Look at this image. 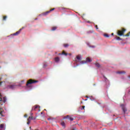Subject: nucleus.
Listing matches in <instances>:
<instances>
[{
    "label": "nucleus",
    "mask_w": 130,
    "mask_h": 130,
    "mask_svg": "<svg viewBox=\"0 0 130 130\" xmlns=\"http://www.w3.org/2000/svg\"><path fill=\"white\" fill-rule=\"evenodd\" d=\"M0 69H1V67H0Z\"/></svg>",
    "instance_id": "obj_40"
},
{
    "label": "nucleus",
    "mask_w": 130,
    "mask_h": 130,
    "mask_svg": "<svg viewBox=\"0 0 130 130\" xmlns=\"http://www.w3.org/2000/svg\"><path fill=\"white\" fill-rule=\"evenodd\" d=\"M6 129V127L4 124H0V130H4Z\"/></svg>",
    "instance_id": "obj_10"
},
{
    "label": "nucleus",
    "mask_w": 130,
    "mask_h": 130,
    "mask_svg": "<svg viewBox=\"0 0 130 130\" xmlns=\"http://www.w3.org/2000/svg\"><path fill=\"white\" fill-rule=\"evenodd\" d=\"M63 46L64 47H69V46H70V45H69V44H63Z\"/></svg>",
    "instance_id": "obj_20"
},
{
    "label": "nucleus",
    "mask_w": 130,
    "mask_h": 130,
    "mask_svg": "<svg viewBox=\"0 0 130 130\" xmlns=\"http://www.w3.org/2000/svg\"><path fill=\"white\" fill-rule=\"evenodd\" d=\"M48 66V63L46 61H44L43 63V68H46Z\"/></svg>",
    "instance_id": "obj_14"
},
{
    "label": "nucleus",
    "mask_w": 130,
    "mask_h": 130,
    "mask_svg": "<svg viewBox=\"0 0 130 130\" xmlns=\"http://www.w3.org/2000/svg\"><path fill=\"white\" fill-rule=\"evenodd\" d=\"M76 58L77 59H78V60L79 61V62L81 63V61H83V60H82V58L80 57V55H77L76 56Z\"/></svg>",
    "instance_id": "obj_11"
},
{
    "label": "nucleus",
    "mask_w": 130,
    "mask_h": 130,
    "mask_svg": "<svg viewBox=\"0 0 130 130\" xmlns=\"http://www.w3.org/2000/svg\"><path fill=\"white\" fill-rule=\"evenodd\" d=\"M130 35V31L128 32L126 35H124L125 37H129Z\"/></svg>",
    "instance_id": "obj_18"
},
{
    "label": "nucleus",
    "mask_w": 130,
    "mask_h": 130,
    "mask_svg": "<svg viewBox=\"0 0 130 130\" xmlns=\"http://www.w3.org/2000/svg\"><path fill=\"white\" fill-rule=\"evenodd\" d=\"M49 119H50V117Z\"/></svg>",
    "instance_id": "obj_39"
},
{
    "label": "nucleus",
    "mask_w": 130,
    "mask_h": 130,
    "mask_svg": "<svg viewBox=\"0 0 130 130\" xmlns=\"http://www.w3.org/2000/svg\"><path fill=\"white\" fill-rule=\"evenodd\" d=\"M61 54H63V55H65L66 56H67L68 55V53H66V52L64 51H63L62 52V53L58 54L59 55H61Z\"/></svg>",
    "instance_id": "obj_13"
},
{
    "label": "nucleus",
    "mask_w": 130,
    "mask_h": 130,
    "mask_svg": "<svg viewBox=\"0 0 130 130\" xmlns=\"http://www.w3.org/2000/svg\"><path fill=\"white\" fill-rule=\"evenodd\" d=\"M72 130H76V128H73Z\"/></svg>",
    "instance_id": "obj_31"
},
{
    "label": "nucleus",
    "mask_w": 130,
    "mask_h": 130,
    "mask_svg": "<svg viewBox=\"0 0 130 130\" xmlns=\"http://www.w3.org/2000/svg\"><path fill=\"white\" fill-rule=\"evenodd\" d=\"M38 81L36 80H33V79H29L26 83L27 87H29V85H31V84H35V83H37Z\"/></svg>",
    "instance_id": "obj_2"
},
{
    "label": "nucleus",
    "mask_w": 130,
    "mask_h": 130,
    "mask_svg": "<svg viewBox=\"0 0 130 130\" xmlns=\"http://www.w3.org/2000/svg\"><path fill=\"white\" fill-rule=\"evenodd\" d=\"M30 122H31L30 121H27V124H30Z\"/></svg>",
    "instance_id": "obj_28"
},
{
    "label": "nucleus",
    "mask_w": 130,
    "mask_h": 130,
    "mask_svg": "<svg viewBox=\"0 0 130 130\" xmlns=\"http://www.w3.org/2000/svg\"><path fill=\"white\" fill-rule=\"evenodd\" d=\"M95 64L98 68H100V64L99 63H95Z\"/></svg>",
    "instance_id": "obj_22"
},
{
    "label": "nucleus",
    "mask_w": 130,
    "mask_h": 130,
    "mask_svg": "<svg viewBox=\"0 0 130 130\" xmlns=\"http://www.w3.org/2000/svg\"><path fill=\"white\" fill-rule=\"evenodd\" d=\"M95 28L96 30H98V25H95Z\"/></svg>",
    "instance_id": "obj_30"
},
{
    "label": "nucleus",
    "mask_w": 130,
    "mask_h": 130,
    "mask_svg": "<svg viewBox=\"0 0 130 130\" xmlns=\"http://www.w3.org/2000/svg\"><path fill=\"white\" fill-rule=\"evenodd\" d=\"M25 117H27V115H25L24 116Z\"/></svg>",
    "instance_id": "obj_33"
},
{
    "label": "nucleus",
    "mask_w": 130,
    "mask_h": 130,
    "mask_svg": "<svg viewBox=\"0 0 130 130\" xmlns=\"http://www.w3.org/2000/svg\"><path fill=\"white\" fill-rule=\"evenodd\" d=\"M121 107L124 112V114H125V112L127 111L126 108H125V106H124L123 104H122L121 105Z\"/></svg>",
    "instance_id": "obj_5"
},
{
    "label": "nucleus",
    "mask_w": 130,
    "mask_h": 130,
    "mask_svg": "<svg viewBox=\"0 0 130 130\" xmlns=\"http://www.w3.org/2000/svg\"><path fill=\"white\" fill-rule=\"evenodd\" d=\"M4 102V103H6V101H7V99L6 98H4L3 99L2 98V94L0 93V102Z\"/></svg>",
    "instance_id": "obj_6"
},
{
    "label": "nucleus",
    "mask_w": 130,
    "mask_h": 130,
    "mask_svg": "<svg viewBox=\"0 0 130 130\" xmlns=\"http://www.w3.org/2000/svg\"><path fill=\"white\" fill-rule=\"evenodd\" d=\"M83 109H85V106H82V108H81V110H83Z\"/></svg>",
    "instance_id": "obj_27"
},
{
    "label": "nucleus",
    "mask_w": 130,
    "mask_h": 130,
    "mask_svg": "<svg viewBox=\"0 0 130 130\" xmlns=\"http://www.w3.org/2000/svg\"><path fill=\"white\" fill-rule=\"evenodd\" d=\"M24 28H25V27H22L18 31H17L15 33L13 34V35H14V36H16L17 35H19V34H20L21 33V31H22V30H23V29H24Z\"/></svg>",
    "instance_id": "obj_4"
},
{
    "label": "nucleus",
    "mask_w": 130,
    "mask_h": 130,
    "mask_svg": "<svg viewBox=\"0 0 130 130\" xmlns=\"http://www.w3.org/2000/svg\"><path fill=\"white\" fill-rule=\"evenodd\" d=\"M92 47L93 48H95V46H93Z\"/></svg>",
    "instance_id": "obj_32"
},
{
    "label": "nucleus",
    "mask_w": 130,
    "mask_h": 130,
    "mask_svg": "<svg viewBox=\"0 0 130 130\" xmlns=\"http://www.w3.org/2000/svg\"><path fill=\"white\" fill-rule=\"evenodd\" d=\"M54 10H55V8H53V9H50V10H49V12H52V11H54Z\"/></svg>",
    "instance_id": "obj_25"
},
{
    "label": "nucleus",
    "mask_w": 130,
    "mask_h": 130,
    "mask_svg": "<svg viewBox=\"0 0 130 130\" xmlns=\"http://www.w3.org/2000/svg\"><path fill=\"white\" fill-rule=\"evenodd\" d=\"M65 118H67L68 119H70L71 121H73L74 120V118L71 117L70 115H67L65 117Z\"/></svg>",
    "instance_id": "obj_8"
},
{
    "label": "nucleus",
    "mask_w": 130,
    "mask_h": 130,
    "mask_svg": "<svg viewBox=\"0 0 130 130\" xmlns=\"http://www.w3.org/2000/svg\"><path fill=\"white\" fill-rule=\"evenodd\" d=\"M91 61H92V60H91V59H90V58L87 57L86 59V61L82 60V61H80V63H81V64H84V63H86V62H91Z\"/></svg>",
    "instance_id": "obj_3"
},
{
    "label": "nucleus",
    "mask_w": 130,
    "mask_h": 130,
    "mask_svg": "<svg viewBox=\"0 0 130 130\" xmlns=\"http://www.w3.org/2000/svg\"><path fill=\"white\" fill-rule=\"evenodd\" d=\"M1 111H3V108H2V107H0V112H1Z\"/></svg>",
    "instance_id": "obj_26"
},
{
    "label": "nucleus",
    "mask_w": 130,
    "mask_h": 130,
    "mask_svg": "<svg viewBox=\"0 0 130 130\" xmlns=\"http://www.w3.org/2000/svg\"><path fill=\"white\" fill-rule=\"evenodd\" d=\"M104 36L105 37H106V38H108V37H109V35H108V34H105L104 35Z\"/></svg>",
    "instance_id": "obj_21"
},
{
    "label": "nucleus",
    "mask_w": 130,
    "mask_h": 130,
    "mask_svg": "<svg viewBox=\"0 0 130 130\" xmlns=\"http://www.w3.org/2000/svg\"><path fill=\"white\" fill-rule=\"evenodd\" d=\"M88 97L87 96H86V98H88Z\"/></svg>",
    "instance_id": "obj_36"
},
{
    "label": "nucleus",
    "mask_w": 130,
    "mask_h": 130,
    "mask_svg": "<svg viewBox=\"0 0 130 130\" xmlns=\"http://www.w3.org/2000/svg\"><path fill=\"white\" fill-rule=\"evenodd\" d=\"M39 107V106L38 105H36L35 107H33L32 108V111H36V110H37V109H38V108Z\"/></svg>",
    "instance_id": "obj_9"
},
{
    "label": "nucleus",
    "mask_w": 130,
    "mask_h": 130,
    "mask_svg": "<svg viewBox=\"0 0 130 130\" xmlns=\"http://www.w3.org/2000/svg\"><path fill=\"white\" fill-rule=\"evenodd\" d=\"M2 105H4V104L0 103V107H2Z\"/></svg>",
    "instance_id": "obj_29"
},
{
    "label": "nucleus",
    "mask_w": 130,
    "mask_h": 130,
    "mask_svg": "<svg viewBox=\"0 0 130 130\" xmlns=\"http://www.w3.org/2000/svg\"><path fill=\"white\" fill-rule=\"evenodd\" d=\"M57 27H56V26H54V27H52V31H55V30H56V29H57Z\"/></svg>",
    "instance_id": "obj_19"
},
{
    "label": "nucleus",
    "mask_w": 130,
    "mask_h": 130,
    "mask_svg": "<svg viewBox=\"0 0 130 130\" xmlns=\"http://www.w3.org/2000/svg\"><path fill=\"white\" fill-rule=\"evenodd\" d=\"M33 119H34V120L36 119V117H33V116H30L27 119V121H30L31 122V120H33Z\"/></svg>",
    "instance_id": "obj_7"
},
{
    "label": "nucleus",
    "mask_w": 130,
    "mask_h": 130,
    "mask_svg": "<svg viewBox=\"0 0 130 130\" xmlns=\"http://www.w3.org/2000/svg\"><path fill=\"white\" fill-rule=\"evenodd\" d=\"M111 35H113V33H112V34H111Z\"/></svg>",
    "instance_id": "obj_35"
},
{
    "label": "nucleus",
    "mask_w": 130,
    "mask_h": 130,
    "mask_svg": "<svg viewBox=\"0 0 130 130\" xmlns=\"http://www.w3.org/2000/svg\"><path fill=\"white\" fill-rule=\"evenodd\" d=\"M125 72L124 71H120V72H117L116 74H125Z\"/></svg>",
    "instance_id": "obj_16"
},
{
    "label": "nucleus",
    "mask_w": 130,
    "mask_h": 130,
    "mask_svg": "<svg viewBox=\"0 0 130 130\" xmlns=\"http://www.w3.org/2000/svg\"><path fill=\"white\" fill-rule=\"evenodd\" d=\"M8 88H9L10 89H15V88H16V85H8Z\"/></svg>",
    "instance_id": "obj_12"
},
{
    "label": "nucleus",
    "mask_w": 130,
    "mask_h": 130,
    "mask_svg": "<svg viewBox=\"0 0 130 130\" xmlns=\"http://www.w3.org/2000/svg\"><path fill=\"white\" fill-rule=\"evenodd\" d=\"M87 23H90V22H89V21H87Z\"/></svg>",
    "instance_id": "obj_37"
},
{
    "label": "nucleus",
    "mask_w": 130,
    "mask_h": 130,
    "mask_svg": "<svg viewBox=\"0 0 130 130\" xmlns=\"http://www.w3.org/2000/svg\"><path fill=\"white\" fill-rule=\"evenodd\" d=\"M116 40H121V38H120L119 37H116Z\"/></svg>",
    "instance_id": "obj_24"
},
{
    "label": "nucleus",
    "mask_w": 130,
    "mask_h": 130,
    "mask_svg": "<svg viewBox=\"0 0 130 130\" xmlns=\"http://www.w3.org/2000/svg\"><path fill=\"white\" fill-rule=\"evenodd\" d=\"M43 112H41V114H42Z\"/></svg>",
    "instance_id": "obj_38"
},
{
    "label": "nucleus",
    "mask_w": 130,
    "mask_h": 130,
    "mask_svg": "<svg viewBox=\"0 0 130 130\" xmlns=\"http://www.w3.org/2000/svg\"><path fill=\"white\" fill-rule=\"evenodd\" d=\"M4 115L3 114V111L0 112V117H3Z\"/></svg>",
    "instance_id": "obj_23"
},
{
    "label": "nucleus",
    "mask_w": 130,
    "mask_h": 130,
    "mask_svg": "<svg viewBox=\"0 0 130 130\" xmlns=\"http://www.w3.org/2000/svg\"><path fill=\"white\" fill-rule=\"evenodd\" d=\"M69 55H72V54H69Z\"/></svg>",
    "instance_id": "obj_34"
},
{
    "label": "nucleus",
    "mask_w": 130,
    "mask_h": 130,
    "mask_svg": "<svg viewBox=\"0 0 130 130\" xmlns=\"http://www.w3.org/2000/svg\"><path fill=\"white\" fill-rule=\"evenodd\" d=\"M129 78H130V76H129Z\"/></svg>",
    "instance_id": "obj_41"
},
{
    "label": "nucleus",
    "mask_w": 130,
    "mask_h": 130,
    "mask_svg": "<svg viewBox=\"0 0 130 130\" xmlns=\"http://www.w3.org/2000/svg\"><path fill=\"white\" fill-rule=\"evenodd\" d=\"M61 125H62L63 127H66V123H64V122H61Z\"/></svg>",
    "instance_id": "obj_17"
},
{
    "label": "nucleus",
    "mask_w": 130,
    "mask_h": 130,
    "mask_svg": "<svg viewBox=\"0 0 130 130\" xmlns=\"http://www.w3.org/2000/svg\"><path fill=\"white\" fill-rule=\"evenodd\" d=\"M59 60H60L59 57H57L55 58V61L56 62H58V61H59Z\"/></svg>",
    "instance_id": "obj_15"
},
{
    "label": "nucleus",
    "mask_w": 130,
    "mask_h": 130,
    "mask_svg": "<svg viewBox=\"0 0 130 130\" xmlns=\"http://www.w3.org/2000/svg\"><path fill=\"white\" fill-rule=\"evenodd\" d=\"M126 31L125 28H122V30H119L117 31V34L118 36H124V32Z\"/></svg>",
    "instance_id": "obj_1"
}]
</instances>
